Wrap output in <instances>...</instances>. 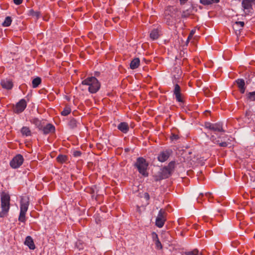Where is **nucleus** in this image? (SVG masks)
I'll return each instance as SVG.
<instances>
[{
  "label": "nucleus",
  "instance_id": "obj_50",
  "mask_svg": "<svg viewBox=\"0 0 255 255\" xmlns=\"http://www.w3.org/2000/svg\"><path fill=\"white\" fill-rule=\"evenodd\" d=\"M236 28H237V29H240V26H236Z\"/></svg>",
  "mask_w": 255,
  "mask_h": 255
},
{
  "label": "nucleus",
  "instance_id": "obj_27",
  "mask_svg": "<svg viewBox=\"0 0 255 255\" xmlns=\"http://www.w3.org/2000/svg\"><path fill=\"white\" fill-rule=\"evenodd\" d=\"M220 0H200V2L204 5H209L212 3H218Z\"/></svg>",
  "mask_w": 255,
  "mask_h": 255
},
{
  "label": "nucleus",
  "instance_id": "obj_31",
  "mask_svg": "<svg viewBox=\"0 0 255 255\" xmlns=\"http://www.w3.org/2000/svg\"><path fill=\"white\" fill-rule=\"evenodd\" d=\"M159 36L158 30L156 29L152 30L150 33V37L153 40L157 39Z\"/></svg>",
  "mask_w": 255,
  "mask_h": 255
},
{
  "label": "nucleus",
  "instance_id": "obj_41",
  "mask_svg": "<svg viewBox=\"0 0 255 255\" xmlns=\"http://www.w3.org/2000/svg\"><path fill=\"white\" fill-rule=\"evenodd\" d=\"M204 197V194L203 193H200L199 196L197 198V201L198 203H201L202 201V198Z\"/></svg>",
  "mask_w": 255,
  "mask_h": 255
},
{
  "label": "nucleus",
  "instance_id": "obj_36",
  "mask_svg": "<svg viewBox=\"0 0 255 255\" xmlns=\"http://www.w3.org/2000/svg\"><path fill=\"white\" fill-rule=\"evenodd\" d=\"M28 15L38 18L40 16V12L35 11L33 9H30L28 11Z\"/></svg>",
  "mask_w": 255,
  "mask_h": 255
},
{
  "label": "nucleus",
  "instance_id": "obj_5",
  "mask_svg": "<svg viewBox=\"0 0 255 255\" xmlns=\"http://www.w3.org/2000/svg\"><path fill=\"white\" fill-rule=\"evenodd\" d=\"M255 5V0H243L242 6L244 14L243 15H252L254 12L253 6Z\"/></svg>",
  "mask_w": 255,
  "mask_h": 255
},
{
  "label": "nucleus",
  "instance_id": "obj_23",
  "mask_svg": "<svg viewBox=\"0 0 255 255\" xmlns=\"http://www.w3.org/2000/svg\"><path fill=\"white\" fill-rule=\"evenodd\" d=\"M193 12V8L190 7L186 10H183L181 13V18H187L190 16L192 14Z\"/></svg>",
  "mask_w": 255,
  "mask_h": 255
},
{
  "label": "nucleus",
  "instance_id": "obj_10",
  "mask_svg": "<svg viewBox=\"0 0 255 255\" xmlns=\"http://www.w3.org/2000/svg\"><path fill=\"white\" fill-rule=\"evenodd\" d=\"M166 10H168L170 15L171 16L172 18L175 22L179 18V15L177 14L178 12V9L177 8H175L173 6L169 7Z\"/></svg>",
  "mask_w": 255,
  "mask_h": 255
},
{
  "label": "nucleus",
  "instance_id": "obj_44",
  "mask_svg": "<svg viewBox=\"0 0 255 255\" xmlns=\"http://www.w3.org/2000/svg\"><path fill=\"white\" fill-rule=\"evenodd\" d=\"M144 198L146 200H148L150 198V196H149V195L148 194V193H145L144 194Z\"/></svg>",
  "mask_w": 255,
  "mask_h": 255
},
{
  "label": "nucleus",
  "instance_id": "obj_11",
  "mask_svg": "<svg viewBox=\"0 0 255 255\" xmlns=\"http://www.w3.org/2000/svg\"><path fill=\"white\" fill-rule=\"evenodd\" d=\"M170 155V151L165 150L160 152L158 156V160L161 162L166 161Z\"/></svg>",
  "mask_w": 255,
  "mask_h": 255
},
{
  "label": "nucleus",
  "instance_id": "obj_15",
  "mask_svg": "<svg viewBox=\"0 0 255 255\" xmlns=\"http://www.w3.org/2000/svg\"><path fill=\"white\" fill-rule=\"evenodd\" d=\"M118 129L124 133H127L129 130V126L126 122H122L117 126Z\"/></svg>",
  "mask_w": 255,
  "mask_h": 255
},
{
  "label": "nucleus",
  "instance_id": "obj_47",
  "mask_svg": "<svg viewBox=\"0 0 255 255\" xmlns=\"http://www.w3.org/2000/svg\"><path fill=\"white\" fill-rule=\"evenodd\" d=\"M205 195L206 197L209 198L211 195V193L209 192H207L205 193Z\"/></svg>",
  "mask_w": 255,
  "mask_h": 255
},
{
  "label": "nucleus",
  "instance_id": "obj_37",
  "mask_svg": "<svg viewBox=\"0 0 255 255\" xmlns=\"http://www.w3.org/2000/svg\"><path fill=\"white\" fill-rule=\"evenodd\" d=\"M213 124L212 123H211L210 122H206L205 123V128L209 129L211 130H212V128H213Z\"/></svg>",
  "mask_w": 255,
  "mask_h": 255
},
{
  "label": "nucleus",
  "instance_id": "obj_7",
  "mask_svg": "<svg viewBox=\"0 0 255 255\" xmlns=\"http://www.w3.org/2000/svg\"><path fill=\"white\" fill-rule=\"evenodd\" d=\"M24 158L22 155L18 154L16 155L10 161L9 164L11 168L17 169L23 163Z\"/></svg>",
  "mask_w": 255,
  "mask_h": 255
},
{
  "label": "nucleus",
  "instance_id": "obj_51",
  "mask_svg": "<svg viewBox=\"0 0 255 255\" xmlns=\"http://www.w3.org/2000/svg\"><path fill=\"white\" fill-rule=\"evenodd\" d=\"M94 192V191L92 190V191L91 192V194H93Z\"/></svg>",
  "mask_w": 255,
  "mask_h": 255
},
{
  "label": "nucleus",
  "instance_id": "obj_25",
  "mask_svg": "<svg viewBox=\"0 0 255 255\" xmlns=\"http://www.w3.org/2000/svg\"><path fill=\"white\" fill-rule=\"evenodd\" d=\"M213 128L212 130L218 132H224V130L223 128V125L220 123H216L213 124Z\"/></svg>",
  "mask_w": 255,
  "mask_h": 255
},
{
  "label": "nucleus",
  "instance_id": "obj_6",
  "mask_svg": "<svg viewBox=\"0 0 255 255\" xmlns=\"http://www.w3.org/2000/svg\"><path fill=\"white\" fill-rule=\"evenodd\" d=\"M166 213L163 209H160L156 218L155 225L158 228H162L166 220Z\"/></svg>",
  "mask_w": 255,
  "mask_h": 255
},
{
  "label": "nucleus",
  "instance_id": "obj_40",
  "mask_svg": "<svg viewBox=\"0 0 255 255\" xmlns=\"http://www.w3.org/2000/svg\"><path fill=\"white\" fill-rule=\"evenodd\" d=\"M81 154V152L79 150H75L73 152V155L76 157H80Z\"/></svg>",
  "mask_w": 255,
  "mask_h": 255
},
{
  "label": "nucleus",
  "instance_id": "obj_2",
  "mask_svg": "<svg viewBox=\"0 0 255 255\" xmlns=\"http://www.w3.org/2000/svg\"><path fill=\"white\" fill-rule=\"evenodd\" d=\"M10 196L8 193L4 192L0 195V202L1 211L0 212V217H6L10 208Z\"/></svg>",
  "mask_w": 255,
  "mask_h": 255
},
{
  "label": "nucleus",
  "instance_id": "obj_16",
  "mask_svg": "<svg viewBox=\"0 0 255 255\" xmlns=\"http://www.w3.org/2000/svg\"><path fill=\"white\" fill-rule=\"evenodd\" d=\"M29 204V203L28 200L22 198L20 204V211L26 212L28 208Z\"/></svg>",
  "mask_w": 255,
  "mask_h": 255
},
{
  "label": "nucleus",
  "instance_id": "obj_39",
  "mask_svg": "<svg viewBox=\"0 0 255 255\" xmlns=\"http://www.w3.org/2000/svg\"><path fill=\"white\" fill-rule=\"evenodd\" d=\"M154 180L156 182L159 181L162 179H164V178H162V176L161 174L158 172V174L154 176Z\"/></svg>",
  "mask_w": 255,
  "mask_h": 255
},
{
  "label": "nucleus",
  "instance_id": "obj_4",
  "mask_svg": "<svg viewBox=\"0 0 255 255\" xmlns=\"http://www.w3.org/2000/svg\"><path fill=\"white\" fill-rule=\"evenodd\" d=\"M134 166L136 167L140 174L144 177H147L148 173L147 170L148 167V163L146 159L142 157H138L136 159Z\"/></svg>",
  "mask_w": 255,
  "mask_h": 255
},
{
  "label": "nucleus",
  "instance_id": "obj_49",
  "mask_svg": "<svg viewBox=\"0 0 255 255\" xmlns=\"http://www.w3.org/2000/svg\"><path fill=\"white\" fill-rule=\"evenodd\" d=\"M221 254V253L220 251H213V255H214L215 254Z\"/></svg>",
  "mask_w": 255,
  "mask_h": 255
},
{
  "label": "nucleus",
  "instance_id": "obj_9",
  "mask_svg": "<svg viewBox=\"0 0 255 255\" xmlns=\"http://www.w3.org/2000/svg\"><path fill=\"white\" fill-rule=\"evenodd\" d=\"M41 128L40 131L44 135L54 133L56 130L55 126L50 123L47 124L46 125H43Z\"/></svg>",
  "mask_w": 255,
  "mask_h": 255
},
{
  "label": "nucleus",
  "instance_id": "obj_8",
  "mask_svg": "<svg viewBox=\"0 0 255 255\" xmlns=\"http://www.w3.org/2000/svg\"><path fill=\"white\" fill-rule=\"evenodd\" d=\"M27 107V103L25 99H21L17 102L13 108V112L19 114L23 112Z\"/></svg>",
  "mask_w": 255,
  "mask_h": 255
},
{
  "label": "nucleus",
  "instance_id": "obj_18",
  "mask_svg": "<svg viewBox=\"0 0 255 255\" xmlns=\"http://www.w3.org/2000/svg\"><path fill=\"white\" fill-rule=\"evenodd\" d=\"M24 244L27 246L30 250H34L35 248L33 240L29 236L26 237Z\"/></svg>",
  "mask_w": 255,
  "mask_h": 255
},
{
  "label": "nucleus",
  "instance_id": "obj_32",
  "mask_svg": "<svg viewBox=\"0 0 255 255\" xmlns=\"http://www.w3.org/2000/svg\"><path fill=\"white\" fill-rule=\"evenodd\" d=\"M25 212L20 211L19 215L18 217V221L20 222L25 223L26 220V218L25 217L26 215Z\"/></svg>",
  "mask_w": 255,
  "mask_h": 255
},
{
  "label": "nucleus",
  "instance_id": "obj_12",
  "mask_svg": "<svg viewBox=\"0 0 255 255\" xmlns=\"http://www.w3.org/2000/svg\"><path fill=\"white\" fill-rule=\"evenodd\" d=\"M241 94L245 92L246 87L245 86V80L243 79H238L235 81Z\"/></svg>",
  "mask_w": 255,
  "mask_h": 255
},
{
  "label": "nucleus",
  "instance_id": "obj_30",
  "mask_svg": "<svg viewBox=\"0 0 255 255\" xmlns=\"http://www.w3.org/2000/svg\"><path fill=\"white\" fill-rule=\"evenodd\" d=\"M57 162L63 163L67 161L68 157L66 155L59 154L56 158Z\"/></svg>",
  "mask_w": 255,
  "mask_h": 255
},
{
  "label": "nucleus",
  "instance_id": "obj_20",
  "mask_svg": "<svg viewBox=\"0 0 255 255\" xmlns=\"http://www.w3.org/2000/svg\"><path fill=\"white\" fill-rule=\"evenodd\" d=\"M164 20L165 21L166 23L169 25H173L175 23V22L172 18L171 16L170 15L169 12H168V10H166L165 12Z\"/></svg>",
  "mask_w": 255,
  "mask_h": 255
},
{
  "label": "nucleus",
  "instance_id": "obj_45",
  "mask_svg": "<svg viewBox=\"0 0 255 255\" xmlns=\"http://www.w3.org/2000/svg\"><path fill=\"white\" fill-rule=\"evenodd\" d=\"M155 244L158 248L159 247H161V244L158 239L157 241H156Z\"/></svg>",
  "mask_w": 255,
  "mask_h": 255
},
{
  "label": "nucleus",
  "instance_id": "obj_3",
  "mask_svg": "<svg viewBox=\"0 0 255 255\" xmlns=\"http://www.w3.org/2000/svg\"><path fill=\"white\" fill-rule=\"evenodd\" d=\"M82 84L89 86L88 91L92 94L97 93L100 89L101 84L95 77H88L82 82Z\"/></svg>",
  "mask_w": 255,
  "mask_h": 255
},
{
  "label": "nucleus",
  "instance_id": "obj_35",
  "mask_svg": "<svg viewBox=\"0 0 255 255\" xmlns=\"http://www.w3.org/2000/svg\"><path fill=\"white\" fill-rule=\"evenodd\" d=\"M175 162L174 161H171L167 166H164V167L167 168L172 173L175 168Z\"/></svg>",
  "mask_w": 255,
  "mask_h": 255
},
{
  "label": "nucleus",
  "instance_id": "obj_29",
  "mask_svg": "<svg viewBox=\"0 0 255 255\" xmlns=\"http://www.w3.org/2000/svg\"><path fill=\"white\" fill-rule=\"evenodd\" d=\"M41 83V79L39 77H37L32 81V87L33 88H37Z\"/></svg>",
  "mask_w": 255,
  "mask_h": 255
},
{
  "label": "nucleus",
  "instance_id": "obj_24",
  "mask_svg": "<svg viewBox=\"0 0 255 255\" xmlns=\"http://www.w3.org/2000/svg\"><path fill=\"white\" fill-rule=\"evenodd\" d=\"M140 64V60L138 58H134L130 62V68L131 69H135L138 67Z\"/></svg>",
  "mask_w": 255,
  "mask_h": 255
},
{
  "label": "nucleus",
  "instance_id": "obj_48",
  "mask_svg": "<svg viewBox=\"0 0 255 255\" xmlns=\"http://www.w3.org/2000/svg\"><path fill=\"white\" fill-rule=\"evenodd\" d=\"M181 4H184L188 0H179Z\"/></svg>",
  "mask_w": 255,
  "mask_h": 255
},
{
  "label": "nucleus",
  "instance_id": "obj_33",
  "mask_svg": "<svg viewBox=\"0 0 255 255\" xmlns=\"http://www.w3.org/2000/svg\"><path fill=\"white\" fill-rule=\"evenodd\" d=\"M12 22V19L10 16H6L3 22L2 25L4 27H8L10 25Z\"/></svg>",
  "mask_w": 255,
  "mask_h": 255
},
{
  "label": "nucleus",
  "instance_id": "obj_52",
  "mask_svg": "<svg viewBox=\"0 0 255 255\" xmlns=\"http://www.w3.org/2000/svg\"><path fill=\"white\" fill-rule=\"evenodd\" d=\"M155 236H156V238L157 239V234H155Z\"/></svg>",
  "mask_w": 255,
  "mask_h": 255
},
{
  "label": "nucleus",
  "instance_id": "obj_21",
  "mask_svg": "<svg viewBox=\"0 0 255 255\" xmlns=\"http://www.w3.org/2000/svg\"><path fill=\"white\" fill-rule=\"evenodd\" d=\"M206 253V252L202 250L200 252H199V251L197 249H194L190 251L185 252V255H204Z\"/></svg>",
  "mask_w": 255,
  "mask_h": 255
},
{
  "label": "nucleus",
  "instance_id": "obj_28",
  "mask_svg": "<svg viewBox=\"0 0 255 255\" xmlns=\"http://www.w3.org/2000/svg\"><path fill=\"white\" fill-rule=\"evenodd\" d=\"M246 96L248 101L250 102L255 101V91L248 92Z\"/></svg>",
  "mask_w": 255,
  "mask_h": 255
},
{
  "label": "nucleus",
  "instance_id": "obj_34",
  "mask_svg": "<svg viewBox=\"0 0 255 255\" xmlns=\"http://www.w3.org/2000/svg\"><path fill=\"white\" fill-rule=\"evenodd\" d=\"M71 112V108L69 106H66L64 110L61 112V114L63 116H66L68 115Z\"/></svg>",
  "mask_w": 255,
  "mask_h": 255
},
{
  "label": "nucleus",
  "instance_id": "obj_22",
  "mask_svg": "<svg viewBox=\"0 0 255 255\" xmlns=\"http://www.w3.org/2000/svg\"><path fill=\"white\" fill-rule=\"evenodd\" d=\"M159 173L161 174L162 178L164 179H166L168 178L172 174L170 171L168 170L167 168L163 167L160 172Z\"/></svg>",
  "mask_w": 255,
  "mask_h": 255
},
{
  "label": "nucleus",
  "instance_id": "obj_46",
  "mask_svg": "<svg viewBox=\"0 0 255 255\" xmlns=\"http://www.w3.org/2000/svg\"><path fill=\"white\" fill-rule=\"evenodd\" d=\"M195 31L194 30H192L190 33V34L188 36V39H189L190 37H192L193 35L194 34Z\"/></svg>",
  "mask_w": 255,
  "mask_h": 255
},
{
  "label": "nucleus",
  "instance_id": "obj_26",
  "mask_svg": "<svg viewBox=\"0 0 255 255\" xmlns=\"http://www.w3.org/2000/svg\"><path fill=\"white\" fill-rule=\"evenodd\" d=\"M21 133L22 135L26 136H30L31 135V132L29 128L27 127H23L21 129Z\"/></svg>",
  "mask_w": 255,
  "mask_h": 255
},
{
  "label": "nucleus",
  "instance_id": "obj_38",
  "mask_svg": "<svg viewBox=\"0 0 255 255\" xmlns=\"http://www.w3.org/2000/svg\"><path fill=\"white\" fill-rule=\"evenodd\" d=\"M179 138L178 134L172 133L170 136V139L172 141L177 140Z\"/></svg>",
  "mask_w": 255,
  "mask_h": 255
},
{
  "label": "nucleus",
  "instance_id": "obj_43",
  "mask_svg": "<svg viewBox=\"0 0 255 255\" xmlns=\"http://www.w3.org/2000/svg\"><path fill=\"white\" fill-rule=\"evenodd\" d=\"M13 1L15 4L19 5L22 2L23 0H13Z\"/></svg>",
  "mask_w": 255,
  "mask_h": 255
},
{
  "label": "nucleus",
  "instance_id": "obj_19",
  "mask_svg": "<svg viewBox=\"0 0 255 255\" xmlns=\"http://www.w3.org/2000/svg\"><path fill=\"white\" fill-rule=\"evenodd\" d=\"M30 123L35 125L36 128L38 129L39 130H40L42 129V127L43 124L42 123V121L38 119L37 118H34L30 120Z\"/></svg>",
  "mask_w": 255,
  "mask_h": 255
},
{
  "label": "nucleus",
  "instance_id": "obj_14",
  "mask_svg": "<svg viewBox=\"0 0 255 255\" xmlns=\"http://www.w3.org/2000/svg\"><path fill=\"white\" fill-rule=\"evenodd\" d=\"M80 123L77 121L75 118L70 117L68 120V126L70 129H74L78 127Z\"/></svg>",
  "mask_w": 255,
  "mask_h": 255
},
{
  "label": "nucleus",
  "instance_id": "obj_13",
  "mask_svg": "<svg viewBox=\"0 0 255 255\" xmlns=\"http://www.w3.org/2000/svg\"><path fill=\"white\" fill-rule=\"evenodd\" d=\"M0 84L3 88L8 90H11L13 87L12 81L8 79L2 80L1 81Z\"/></svg>",
  "mask_w": 255,
  "mask_h": 255
},
{
  "label": "nucleus",
  "instance_id": "obj_1",
  "mask_svg": "<svg viewBox=\"0 0 255 255\" xmlns=\"http://www.w3.org/2000/svg\"><path fill=\"white\" fill-rule=\"evenodd\" d=\"M175 71L177 75H173L172 83L174 84V89L173 90V95L177 102L181 103H184V96L181 93V88L178 84L179 79L181 74V71L179 68H175Z\"/></svg>",
  "mask_w": 255,
  "mask_h": 255
},
{
  "label": "nucleus",
  "instance_id": "obj_42",
  "mask_svg": "<svg viewBox=\"0 0 255 255\" xmlns=\"http://www.w3.org/2000/svg\"><path fill=\"white\" fill-rule=\"evenodd\" d=\"M219 146L221 147H226L228 145V143L226 142H221L219 143Z\"/></svg>",
  "mask_w": 255,
  "mask_h": 255
},
{
  "label": "nucleus",
  "instance_id": "obj_17",
  "mask_svg": "<svg viewBox=\"0 0 255 255\" xmlns=\"http://www.w3.org/2000/svg\"><path fill=\"white\" fill-rule=\"evenodd\" d=\"M245 25V23L243 21H236L233 25V27L235 31H236V33L237 34V31L239 33L240 32V30H242L243 27Z\"/></svg>",
  "mask_w": 255,
  "mask_h": 255
}]
</instances>
